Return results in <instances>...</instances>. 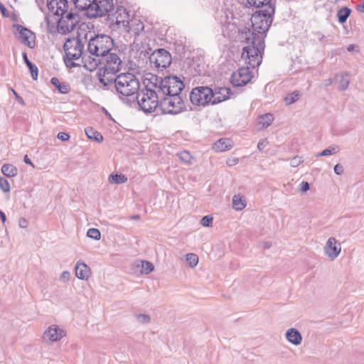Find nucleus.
Returning <instances> with one entry per match:
<instances>
[{"mask_svg":"<svg viewBox=\"0 0 364 364\" xmlns=\"http://www.w3.org/2000/svg\"><path fill=\"white\" fill-rule=\"evenodd\" d=\"M86 38L87 35L85 37V40L80 38V36L66 40L63 48L66 56L65 63L67 66L75 67L78 65L74 61L82 58V62L87 70L92 71L97 68L100 60L87 55V50L85 51L84 50L85 44L87 42Z\"/></svg>","mask_w":364,"mask_h":364,"instance_id":"1","label":"nucleus"},{"mask_svg":"<svg viewBox=\"0 0 364 364\" xmlns=\"http://www.w3.org/2000/svg\"><path fill=\"white\" fill-rule=\"evenodd\" d=\"M102 89L110 90L119 98L131 97L138 93L140 89L139 79L131 73H121L114 78H100Z\"/></svg>","mask_w":364,"mask_h":364,"instance_id":"2","label":"nucleus"},{"mask_svg":"<svg viewBox=\"0 0 364 364\" xmlns=\"http://www.w3.org/2000/svg\"><path fill=\"white\" fill-rule=\"evenodd\" d=\"M251 30L245 28L241 32V40L248 45L243 48L242 58L252 68L262 63V52L264 49V40L262 36H252Z\"/></svg>","mask_w":364,"mask_h":364,"instance_id":"3","label":"nucleus"},{"mask_svg":"<svg viewBox=\"0 0 364 364\" xmlns=\"http://www.w3.org/2000/svg\"><path fill=\"white\" fill-rule=\"evenodd\" d=\"M252 6L261 9L256 11L251 18L253 28V31L251 32L254 36H262L264 39L265 33L272 23V16L275 12L274 0H266L263 4ZM250 37H253V36H250Z\"/></svg>","mask_w":364,"mask_h":364,"instance_id":"4","label":"nucleus"},{"mask_svg":"<svg viewBox=\"0 0 364 364\" xmlns=\"http://www.w3.org/2000/svg\"><path fill=\"white\" fill-rule=\"evenodd\" d=\"M145 87L150 92L154 91L160 100L173 92H181L184 88L183 81L176 76H167L164 78L151 75Z\"/></svg>","mask_w":364,"mask_h":364,"instance_id":"5","label":"nucleus"},{"mask_svg":"<svg viewBox=\"0 0 364 364\" xmlns=\"http://www.w3.org/2000/svg\"><path fill=\"white\" fill-rule=\"evenodd\" d=\"M113 47L114 41L110 36L99 34L90 38L87 43V53L98 59L100 56L109 54Z\"/></svg>","mask_w":364,"mask_h":364,"instance_id":"6","label":"nucleus"},{"mask_svg":"<svg viewBox=\"0 0 364 364\" xmlns=\"http://www.w3.org/2000/svg\"><path fill=\"white\" fill-rule=\"evenodd\" d=\"M181 92H173L161 100L160 109L164 114H177L185 109L184 102L181 97Z\"/></svg>","mask_w":364,"mask_h":364,"instance_id":"7","label":"nucleus"},{"mask_svg":"<svg viewBox=\"0 0 364 364\" xmlns=\"http://www.w3.org/2000/svg\"><path fill=\"white\" fill-rule=\"evenodd\" d=\"M58 22V31L62 33H70L73 31L80 21V16L75 9H70L63 12Z\"/></svg>","mask_w":364,"mask_h":364,"instance_id":"8","label":"nucleus"},{"mask_svg":"<svg viewBox=\"0 0 364 364\" xmlns=\"http://www.w3.org/2000/svg\"><path fill=\"white\" fill-rule=\"evenodd\" d=\"M138 105L145 112H151L159 106L161 100L158 99L154 91H149L145 87L136 94Z\"/></svg>","mask_w":364,"mask_h":364,"instance_id":"9","label":"nucleus"},{"mask_svg":"<svg viewBox=\"0 0 364 364\" xmlns=\"http://www.w3.org/2000/svg\"><path fill=\"white\" fill-rule=\"evenodd\" d=\"M107 55L103 72L99 73V79L114 78L122 69V62L117 54L109 53Z\"/></svg>","mask_w":364,"mask_h":364,"instance_id":"10","label":"nucleus"},{"mask_svg":"<svg viewBox=\"0 0 364 364\" xmlns=\"http://www.w3.org/2000/svg\"><path fill=\"white\" fill-rule=\"evenodd\" d=\"M212 88L207 86H200L193 88L190 94V100L192 104L198 106H205L213 102Z\"/></svg>","mask_w":364,"mask_h":364,"instance_id":"11","label":"nucleus"},{"mask_svg":"<svg viewBox=\"0 0 364 364\" xmlns=\"http://www.w3.org/2000/svg\"><path fill=\"white\" fill-rule=\"evenodd\" d=\"M149 61L156 68L163 70L171 65L172 58L168 51L164 48H159L150 55Z\"/></svg>","mask_w":364,"mask_h":364,"instance_id":"12","label":"nucleus"},{"mask_svg":"<svg viewBox=\"0 0 364 364\" xmlns=\"http://www.w3.org/2000/svg\"><path fill=\"white\" fill-rule=\"evenodd\" d=\"M114 10L113 0H95L92 7L90 9L88 17L95 18L97 16H103Z\"/></svg>","mask_w":364,"mask_h":364,"instance_id":"13","label":"nucleus"},{"mask_svg":"<svg viewBox=\"0 0 364 364\" xmlns=\"http://www.w3.org/2000/svg\"><path fill=\"white\" fill-rule=\"evenodd\" d=\"M253 77L249 68H241L231 75V83L235 87H242L250 82Z\"/></svg>","mask_w":364,"mask_h":364,"instance_id":"14","label":"nucleus"},{"mask_svg":"<svg viewBox=\"0 0 364 364\" xmlns=\"http://www.w3.org/2000/svg\"><path fill=\"white\" fill-rule=\"evenodd\" d=\"M14 27L16 28V31L18 33V40H20L24 45H26L28 48H33L36 46L35 33L27 28L19 24H15Z\"/></svg>","mask_w":364,"mask_h":364,"instance_id":"15","label":"nucleus"},{"mask_svg":"<svg viewBox=\"0 0 364 364\" xmlns=\"http://www.w3.org/2000/svg\"><path fill=\"white\" fill-rule=\"evenodd\" d=\"M65 336L63 330L57 325L50 326L43 333V340L46 343H53L60 340Z\"/></svg>","mask_w":364,"mask_h":364,"instance_id":"16","label":"nucleus"},{"mask_svg":"<svg viewBox=\"0 0 364 364\" xmlns=\"http://www.w3.org/2000/svg\"><path fill=\"white\" fill-rule=\"evenodd\" d=\"M341 251V244L336 239L335 237L328 238L324 247V252L328 257L333 260L339 255Z\"/></svg>","mask_w":364,"mask_h":364,"instance_id":"17","label":"nucleus"},{"mask_svg":"<svg viewBox=\"0 0 364 364\" xmlns=\"http://www.w3.org/2000/svg\"><path fill=\"white\" fill-rule=\"evenodd\" d=\"M213 90L212 105H217L228 100L232 94L231 89L228 87H215Z\"/></svg>","mask_w":364,"mask_h":364,"instance_id":"18","label":"nucleus"},{"mask_svg":"<svg viewBox=\"0 0 364 364\" xmlns=\"http://www.w3.org/2000/svg\"><path fill=\"white\" fill-rule=\"evenodd\" d=\"M48 9L55 15L60 16L63 12L69 10L67 0H47Z\"/></svg>","mask_w":364,"mask_h":364,"instance_id":"19","label":"nucleus"},{"mask_svg":"<svg viewBox=\"0 0 364 364\" xmlns=\"http://www.w3.org/2000/svg\"><path fill=\"white\" fill-rule=\"evenodd\" d=\"M129 15L125 9L119 8L116 11V23L124 29L130 24Z\"/></svg>","mask_w":364,"mask_h":364,"instance_id":"20","label":"nucleus"},{"mask_svg":"<svg viewBox=\"0 0 364 364\" xmlns=\"http://www.w3.org/2000/svg\"><path fill=\"white\" fill-rule=\"evenodd\" d=\"M285 337L287 340L294 346H299L302 342V336L300 332L294 328H291L286 331Z\"/></svg>","mask_w":364,"mask_h":364,"instance_id":"21","label":"nucleus"},{"mask_svg":"<svg viewBox=\"0 0 364 364\" xmlns=\"http://www.w3.org/2000/svg\"><path fill=\"white\" fill-rule=\"evenodd\" d=\"M90 267L83 262L78 261L75 264V275L80 279H87L90 276Z\"/></svg>","mask_w":364,"mask_h":364,"instance_id":"22","label":"nucleus"},{"mask_svg":"<svg viewBox=\"0 0 364 364\" xmlns=\"http://www.w3.org/2000/svg\"><path fill=\"white\" fill-rule=\"evenodd\" d=\"M232 148V141L230 139L222 138L215 141L213 145V149L215 151H225Z\"/></svg>","mask_w":364,"mask_h":364,"instance_id":"23","label":"nucleus"},{"mask_svg":"<svg viewBox=\"0 0 364 364\" xmlns=\"http://www.w3.org/2000/svg\"><path fill=\"white\" fill-rule=\"evenodd\" d=\"M273 115L270 113H267L259 116L257 120V126L259 129H264L268 127L273 122Z\"/></svg>","mask_w":364,"mask_h":364,"instance_id":"24","label":"nucleus"},{"mask_svg":"<svg viewBox=\"0 0 364 364\" xmlns=\"http://www.w3.org/2000/svg\"><path fill=\"white\" fill-rule=\"evenodd\" d=\"M144 24L138 20L131 21L130 24L124 30L128 33H132L135 36H139L140 33L144 30Z\"/></svg>","mask_w":364,"mask_h":364,"instance_id":"25","label":"nucleus"},{"mask_svg":"<svg viewBox=\"0 0 364 364\" xmlns=\"http://www.w3.org/2000/svg\"><path fill=\"white\" fill-rule=\"evenodd\" d=\"M95 0H73L75 8L80 10H86L87 16L90 14V9L92 7Z\"/></svg>","mask_w":364,"mask_h":364,"instance_id":"26","label":"nucleus"},{"mask_svg":"<svg viewBox=\"0 0 364 364\" xmlns=\"http://www.w3.org/2000/svg\"><path fill=\"white\" fill-rule=\"evenodd\" d=\"M85 132L86 136L98 143H100L103 141V136L99 132L95 130L92 127H87L85 129Z\"/></svg>","mask_w":364,"mask_h":364,"instance_id":"27","label":"nucleus"},{"mask_svg":"<svg viewBox=\"0 0 364 364\" xmlns=\"http://www.w3.org/2000/svg\"><path fill=\"white\" fill-rule=\"evenodd\" d=\"M22 57L24 63L30 70L32 78L36 80L38 75V68L28 60L26 53L23 52L22 53Z\"/></svg>","mask_w":364,"mask_h":364,"instance_id":"28","label":"nucleus"},{"mask_svg":"<svg viewBox=\"0 0 364 364\" xmlns=\"http://www.w3.org/2000/svg\"><path fill=\"white\" fill-rule=\"evenodd\" d=\"M336 80L338 83V89L340 90H346L348 88L350 80L347 73L336 75Z\"/></svg>","mask_w":364,"mask_h":364,"instance_id":"29","label":"nucleus"},{"mask_svg":"<svg viewBox=\"0 0 364 364\" xmlns=\"http://www.w3.org/2000/svg\"><path fill=\"white\" fill-rule=\"evenodd\" d=\"M2 173L9 178L14 177L18 173V169L12 164H4L1 166Z\"/></svg>","mask_w":364,"mask_h":364,"instance_id":"30","label":"nucleus"},{"mask_svg":"<svg viewBox=\"0 0 364 364\" xmlns=\"http://www.w3.org/2000/svg\"><path fill=\"white\" fill-rule=\"evenodd\" d=\"M50 82L53 85H55L58 88L60 93L66 94L69 92V85L65 83H60L57 77H52Z\"/></svg>","mask_w":364,"mask_h":364,"instance_id":"31","label":"nucleus"},{"mask_svg":"<svg viewBox=\"0 0 364 364\" xmlns=\"http://www.w3.org/2000/svg\"><path fill=\"white\" fill-rule=\"evenodd\" d=\"M351 10L348 7H343L338 11L337 16L340 23H344L349 17Z\"/></svg>","mask_w":364,"mask_h":364,"instance_id":"32","label":"nucleus"},{"mask_svg":"<svg viewBox=\"0 0 364 364\" xmlns=\"http://www.w3.org/2000/svg\"><path fill=\"white\" fill-rule=\"evenodd\" d=\"M127 181V178L123 174L112 173L109 176V182L110 183L120 184Z\"/></svg>","mask_w":364,"mask_h":364,"instance_id":"33","label":"nucleus"},{"mask_svg":"<svg viewBox=\"0 0 364 364\" xmlns=\"http://www.w3.org/2000/svg\"><path fill=\"white\" fill-rule=\"evenodd\" d=\"M140 264L141 266V274H148L154 270V265L151 262L140 261L137 266L139 267Z\"/></svg>","mask_w":364,"mask_h":364,"instance_id":"34","label":"nucleus"},{"mask_svg":"<svg viewBox=\"0 0 364 364\" xmlns=\"http://www.w3.org/2000/svg\"><path fill=\"white\" fill-rule=\"evenodd\" d=\"M246 206L244 200L238 196H233L232 198V207L236 210H242Z\"/></svg>","mask_w":364,"mask_h":364,"instance_id":"35","label":"nucleus"},{"mask_svg":"<svg viewBox=\"0 0 364 364\" xmlns=\"http://www.w3.org/2000/svg\"><path fill=\"white\" fill-rule=\"evenodd\" d=\"M300 97V92L299 91H294L290 94H288L284 97V101L287 105H290L296 102Z\"/></svg>","mask_w":364,"mask_h":364,"instance_id":"36","label":"nucleus"},{"mask_svg":"<svg viewBox=\"0 0 364 364\" xmlns=\"http://www.w3.org/2000/svg\"><path fill=\"white\" fill-rule=\"evenodd\" d=\"M340 151V148L338 146H331L328 149H326L321 152L317 154V156H326L332 154H335Z\"/></svg>","mask_w":364,"mask_h":364,"instance_id":"37","label":"nucleus"},{"mask_svg":"<svg viewBox=\"0 0 364 364\" xmlns=\"http://www.w3.org/2000/svg\"><path fill=\"white\" fill-rule=\"evenodd\" d=\"M179 159L187 164H192L193 157L191 153L188 151H183L178 154Z\"/></svg>","mask_w":364,"mask_h":364,"instance_id":"38","label":"nucleus"},{"mask_svg":"<svg viewBox=\"0 0 364 364\" xmlns=\"http://www.w3.org/2000/svg\"><path fill=\"white\" fill-rule=\"evenodd\" d=\"M186 259L191 268L195 267L198 263V257L194 253L186 254Z\"/></svg>","mask_w":364,"mask_h":364,"instance_id":"39","label":"nucleus"},{"mask_svg":"<svg viewBox=\"0 0 364 364\" xmlns=\"http://www.w3.org/2000/svg\"><path fill=\"white\" fill-rule=\"evenodd\" d=\"M87 236L96 240L101 237L100 232L97 228H90L87 232Z\"/></svg>","mask_w":364,"mask_h":364,"instance_id":"40","label":"nucleus"},{"mask_svg":"<svg viewBox=\"0 0 364 364\" xmlns=\"http://www.w3.org/2000/svg\"><path fill=\"white\" fill-rule=\"evenodd\" d=\"M0 188L4 193H9L10 191L11 187L7 179L0 177Z\"/></svg>","mask_w":364,"mask_h":364,"instance_id":"41","label":"nucleus"},{"mask_svg":"<svg viewBox=\"0 0 364 364\" xmlns=\"http://www.w3.org/2000/svg\"><path fill=\"white\" fill-rule=\"evenodd\" d=\"M136 320L140 323H149L151 321L150 316L145 314H139L136 316Z\"/></svg>","mask_w":364,"mask_h":364,"instance_id":"42","label":"nucleus"},{"mask_svg":"<svg viewBox=\"0 0 364 364\" xmlns=\"http://www.w3.org/2000/svg\"><path fill=\"white\" fill-rule=\"evenodd\" d=\"M303 161L304 160L302 159L301 156H296L291 160L290 165L291 166L296 168L299 166Z\"/></svg>","mask_w":364,"mask_h":364,"instance_id":"43","label":"nucleus"},{"mask_svg":"<svg viewBox=\"0 0 364 364\" xmlns=\"http://www.w3.org/2000/svg\"><path fill=\"white\" fill-rule=\"evenodd\" d=\"M212 222H213V218L209 215L203 217L200 220L201 225L204 227H209L210 225V224L212 223Z\"/></svg>","mask_w":364,"mask_h":364,"instance_id":"44","label":"nucleus"},{"mask_svg":"<svg viewBox=\"0 0 364 364\" xmlns=\"http://www.w3.org/2000/svg\"><path fill=\"white\" fill-rule=\"evenodd\" d=\"M70 273L68 271H64L60 276V280L63 282H67L70 280Z\"/></svg>","mask_w":364,"mask_h":364,"instance_id":"45","label":"nucleus"},{"mask_svg":"<svg viewBox=\"0 0 364 364\" xmlns=\"http://www.w3.org/2000/svg\"><path fill=\"white\" fill-rule=\"evenodd\" d=\"M299 186H300L299 189H300L301 192H302V193L306 192L310 188L309 183L307 181H302L300 183Z\"/></svg>","mask_w":364,"mask_h":364,"instance_id":"46","label":"nucleus"},{"mask_svg":"<svg viewBox=\"0 0 364 364\" xmlns=\"http://www.w3.org/2000/svg\"><path fill=\"white\" fill-rule=\"evenodd\" d=\"M58 139L63 141H66L69 140L70 135L65 132H59L58 134Z\"/></svg>","mask_w":364,"mask_h":364,"instance_id":"47","label":"nucleus"},{"mask_svg":"<svg viewBox=\"0 0 364 364\" xmlns=\"http://www.w3.org/2000/svg\"><path fill=\"white\" fill-rule=\"evenodd\" d=\"M334 172L337 175H341L343 173V167L341 164H338L334 166Z\"/></svg>","mask_w":364,"mask_h":364,"instance_id":"48","label":"nucleus"},{"mask_svg":"<svg viewBox=\"0 0 364 364\" xmlns=\"http://www.w3.org/2000/svg\"><path fill=\"white\" fill-rule=\"evenodd\" d=\"M250 5H261L265 2L266 0H247Z\"/></svg>","mask_w":364,"mask_h":364,"instance_id":"49","label":"nucleus"},{"mask_svg":"<svg viewBox=\"0 0 364 364\" xmlns=\"http://www.w3.org/2000/svg\"><path fill=\"white\" fill-rule=\"evenodd\" d=\"M11 90H12V92H13L14 95L15 96V97H16V100H17L19 103H21V104L23 105V104H24V102H23V98H22L21 97H20V96L18 95V93H17V92L14 90V89H11Z\"/></svg>","mask_w":364,"mask_h":364,"instance_id":"50","label":"nucleus"},{"mask_svg":"<svg viewBox=\"0 0 364 364\" xmlns=\"http://www.w3.org/2000/svg\"><path fill=\"white\" fill-rule=\"evenodd\" d=\"M267 145L266 140H260L257 144V148L261 151Z\"/></svg>","mask_w":364,"mask_h":364,"instance_id":"51","label":"nucleus"},{"mask_svg":"<svg viewBox=\"0 0 364 364\" xmlns=\"http://www.w3.org/2000/svg\"><path fill=\"white\" fill-rule=\"evenodd\" d=\"M19 226L22 228H26L28 226V222L26 219L21 218L19 220Z\"/></svg>","mask_w":364,"mask_h":364,"instance_id":"52","label":"nucleus"},{"mask_svg":"<svg viewBox=\"0 0 364 364\" xmlns=\"http://www.w3.org/2000/svg\"><path fill=\"white\" fill-rule=\"evenodd\" d=\"M0 11L4 16L7 17L9 16L6 9L1 3H0Z\"/></svg>","mask_w":364,"mask_h":364,"instance_id":"53","label":"nucleus"},{"mask_svg":"<svg viewBox=\"0 0 364 364\" xmlns=\"http://www.w3.org/2000/svg\"><path fill=\"white\" fill-rule=\"evenodd\" d=\"M333 83V79L328 78L325 80H323V84L325 87H328Z\"/></svg>","mask_w":364,"mask_h":364,"instance_id":"54","label":"nucleus"},{"mask_svg":"<svg viewBox=\"0 0 364 364\" xmlns=\"http://www.w3.org/2000/svg\"><path fill=\"white\" fill-rule=\"evenodd\" d=\"M23 161L27 164H29L31 165L32 167H34V165L31 162V159L28 158V156L27 155H26L23 158Z\"/></svg>","mask_w":364,"mask_h":364,"instance_id":"55","label":"nucleus"},{"mask_svg":"<svg viewBox=\"0 0 364 364\" xmlns=\"http://www.w3.org/2000/svg\"><path fill=\"white\" fill-rule=\"evenodd\" d=\"M0 218L3 223H4L6 220V217L5 213L0 210Z\"/></svg>","mask_w":364,"mask_h":364,"instance_id":"56","label":"nucleus"},{"mask_svg":"<svg viewBox=\"0 0 364 364\" xmlns=\"http://www.w3.org/2000/svg\"><path fill=\"white\" fill-rule=\"evenodd\" d=\"M129 219L130 220H140V216H139V215H132V216L129 217Z\"/></svg>","mask_w":364,"mask_h":364,"instance_id":"57","label":"nucleus"},{"mask_svg":"<svg viewBox=\"0 0 364 364\" xmlns=\"http://www.w3.org/2000/svg\"><path fill=\"white\" fill-rule=\"evenodd\" d=\"M359 9L360 11L364 13V0L363 1V4L359 6Z\"/></svg>","mask_w":364,"mask_h":364,"instance_id":"58","label":"nucleus"},{"mask_svg":"<svg viewBox=\"0 0 364 364\" xmlns=\"http://www.w3.org/2000/svg\"><path fill=\"white\" fill-rule=\"evenodd\" d=\"M353 49V46H350L348 48V50H351Z\"/></svg>","mask_w":364,"mask_h":364,"instance_id":"59","label":"nucleus"},{"mask_svg":"<svg viewBox=\"0 0 364 364\" xmlns=\"http://www.w3.org/2000/svg\"><path fill=\"white\" fill-rule=\"evenodd\" d=\"M323 38H325V36H322V37L320 38V40L322 41V40H323Z\"/></svg>","mask_w":364,"mask_h":364,"instance_id":"60","label":"nucleus"},{"mask_svg":"<svg viewBox=\"0 0 364 364\" xmlns=\"http://www.w3.org/2000/svg\"><path fill=\"white\" fill-rule=\"evenodd\" d=\"M266 247L269 248V245H266Z\"/></svg>","mask_w":364,"mask_h":364,"instance_id":"61","label":"nucleus"}]
</instances>
